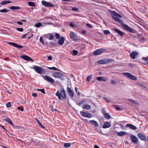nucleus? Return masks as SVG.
Returning a JSON list of instances; mask_svg holds the SVG:
<instances>
[{"mask_svg": "<svg viewBox=\"0 0 148 148\" xmlns=\"http://www.w3.org/2000/svg\"><path fill=\"white\" fill-rule=\"evenodd\" d=\"M5 121L9 123L12 126H13V123L10 119L7 118L5 119Z\"/></svg>", "mask_w": 148, "mask_h": 148, "instance_id": "obj_29", "label": "nucleus"}, {"mask_svg": "<svg viewBox=\"0 0 148 148\" xmlns=\"http://www.w3.org/2000/svg\"><path fill=\"white\" fill-rule=\"evenodd\" d=\"M119 22L121 24L122 27L126 30L130 32H133V31L131 28L129 27L127 25L123 24V22L122 20L120 19L119 20Z\"/></svg>", "mask_w": 148, "mask_h": 148, "instance_id": "obj_2", "label": "nucleus"}, {"mask_svg": "<svg viewBox=\"0 0 148 148\" xmlns=\"http://www.w3.org/2000/svg\"><path fill=\"white\" fill-rule=\"evenodd\" d=\"M9 11V10L6 9H3L2 10H0V12L1 13H6Z\"/></svg>", "mask_w": 148, "mask_h": 148, "instance_id": "obj_37", "label": "nucleus"}, {"mask_svg": "<svg viewBox=\"0 0 148 148\" xmlns=\"http://www.w3.org/2000/svg\"><path fill=\"white\" fill-rule=\"evenodd\" d=\"M17 23L20 25H22L23 24L21 22L19 21H17Z\"/></svg>", "mask_w": 148, "mask_h": 148, "instance_id": "obj_64", "label": "nucleus"}, {"mask_svg": "<svg viewBox=\"0 0 148 148\" xmlns=\"http://www.w3.org/2000/svg\"><path fill=\"white\" fill-rule=\"evenodd\" d=\"M142 60L145 61L148 65V57H143L142 58Z\"/></svg>", "mask_w": 148, "mask_h": 148, "instance_id": "obj_39", "label": "nucleus"}, {"mask_svg": "<svg viewBox=\"0 0 148 148\" xmlns=\"http://www.w3.org/2000/svg\"><path fill=\"white\" fill-rule=\"evenodd\" d=\"M97 79L99 81H102L104 82L106 81V79L104 77H98L97 78Z\"/></svg>", "mask_w": 148, "mask_h": 148, "instance_id": "obj_18", "label": "nucleus"}, {"mask_svg": "<svg viewBox=\"0 0 148 148\" xmlns=\"http://www.w3.org/2000/svg\"><path fill=\"white\" fill-rule=\"evenodd\" d=\"M47 68L48 69H50L53 70H54L58 71H61L58 68H57L55 67H48Z\"/></svg>", "mask_w": 148, "mask_h": 148, "instance_id": "obj_35", "label": "nucleus"}, {"mask_svg": "<svg viewBox=\"0 0 148 148\" xmlns=\"http://www.w3.org/2000/svg\"><path fill=\"white\" fill-rule=\"evenodd\" d=\"M33 69L37 73L39 74H41L45 72L44 70L42 68L37 66H34L33 67Z\"/></svg>", "mask_w": 148, "mask_h": 148, "instance_id": "obj_4", "label": "nucleus"}, {"mask_svg": "<svg viewBox=\"0 0 148 148\" xmlns=\"http://www.w3.org/2000/svg\"><path fill=\"white\" fill-rule=\"evenodd\" d=\"M128 100L134 104H137V103L136 101L133 99H128Z\"/></svg>", "mask_w": 148, "mask_h": 148, "instance_id": "obj_42", "label": "nucleus"}, {"mask_svg": "<svg viewBox=\"0 0 148 148\" xmlns=\"http://www.w3.org/2000/svg\"><path fill=\"white\" fill-rule=\"evenodd\" d=\"M16 29L19 31L20 32H23V29L22 28H16Z\"/></svg>", "mask_w": 148, "mask_h": 148, "instance_id": "obj_52", "label": "nucleus"}, {"mask_svg": "<svg viewBox=\"0 0 148 148\" xmlns=\"http://www.w3.org/2000/svg\"><path fill=\"white\" fill-rule=\"evenodd\" d=\"M106 63H109L114 61V60L112 58L106 59Z\"/></svg>", "mask_w": 148, "mask_h": 148, "instance_id": "obj_36", "label": "nucleus"}, {"mask_svg": "<svg viewBox=\"0 0 148 148\" xmlns=\"http://www.w3.org/2000/svg\"><path fill=\"white\" fill-rule=\"evenodd\" d=\"M106 112L105 109L104 108H103L102 110V112L103 114L105 113H106L105 112Z\"/></svg>", "mask_w": 148, "mask_h": 148, "instance_id": "obj_60", "label": "nucleus"}, {"mask_svg": "<svg viewBox=\"0 0 148 148\" xmlns=\"http://www.w3.org/2000/svg\"><path fill=\"white\" fill-rule=\"evenodd\" d=\"M123 74L125 76L128 77H129L132 80H136V78L135 76H133L132 75L129 73H123Z\"/></svg>", "mask_w": 148, "mask_h": 148, "instance_id": "obj_6", "label": "nucleus"}, {"mask_svg": "<svg viewBox=\"0 0 148 148\" xmlns=\"http://www.w3.org/2000/svg\"><path fill=\"white\" fill-rule=\"evenodd\" d=\"M71 145V144L70 143H65L64 146L65 147H69Z\"/></svg>", "mask_w": 148, "mask_h": 148, "instance_id": "obj_40", "label": "nucleus"}, {"mask_svg": "<svg viewBox=\"0 0 148 148\" xmlns=\"http://www.w3.org/2000/svg\"><path fill=\"white\" fill-rule=\"evenodd\" d=\"M64 38L63 36H61L58 41V43L60 45H62L64 42Z\"/></svg>", "mask_w": 148, "mask_h": 148, "instance_id": "obj_15", "label": "nucleus"}, {"mask_svg": "<svg viewBox=\"0 0 148 148\" xmlns=\"http://www.w3.org/2000/svg\"><path fill=\"white\" fill-rule=\"evenodd\" d=\"M82 32L83 34H85L86 33V31L85 30H82Z\"/></svg>", "mask_w": 148, "mask_h": 148, "instance_id": "obj_63", "label": "nucleus"}, {"mask_svg": "<svg viewBox=\"0 0 148 148\" xmlns=\"http://www.w3.org/2000/svg\"><path fill=\"white\" fill-rule=\"evenodd\" d=\"M113 106L114 108L116 110H119L121 109V108L118 106L117 105H114Z\"/></svg>", "mask_w": 148, "mask_h": 148, "instance_id": "obj_46", "label": "nucleus"}, {"mask_svg": "<svg viewBox=\"0 0 148 148\" xmlns=\"http://www.w3.org/2000/svg\"><path fill=\"white\" fill-rule=\"evenodd\" d=\"M11 1H4L0 3L2 5H3L5 4H7L11 3Z\"/></svg>", "mask_w": 148, "mask_h": 148, "instance_id": "obj_30", "label": "nucleus"}, {"mask_svg": "<svg viewBox=\"0 0 148 148\" xmlns=\"http://www.w3.org/2000/svg\"><path fill=\"white\" fill-rule=\"evenodd\" d=\"M8 44L17 48L20 49L22 48L23 47V46L22 45H18L17 44L15 43L12 42H8Z\"/></svg>", "mask_w": 148, "mask_h": 148, "instance_id": "obj_12", "label": "nucleus"}, {"mask_svg": "<svg viewBox=\"0 0 148 148\" xmlns=\"http://www.w3.org/2000/svg\"><path fill=\"white\" fill-rule=\"evenodd\" d=\"M103 32L104 34L106 36L110 34V32L108 30H104L103 31Z\"/></svg>", "mask_w": 148, "mask_h": 148, "instance_id": "obj_38", "label": "nucleus"}, {"mask_svg": "<svg viewBox=\"0 0 148 148\" xmlns=\"http://www.w3.org/2000/svg\"><path fill=\"white\" fill-rule=\"evenodd\" d=\"M106 59H102L98 61L97 62L100 64H106Z\"/></svg>", "mask_w": 148, "mask_h": 148, "instance_id": "obj_22", "label": "nucleus"}, {"mask_svg": "<svg viewBox=\"0 0 148 148\" xmlns=\"http://www.w3.org/2000/svg\"><path fill=\"white\" fill-rule=\"evenodd\" d=\"M126 133L125 132L121 131L119 132H118L117 133V135L119 136H122L123 135L125 134Z\"/></svg>", "mask_w": 148, "mask_h": 148, "instance_id": "obj_31", "label": "nucleus"}, {"mask_svg": "<svg viewBox=\"0 0 148 148\" xmlns=\"http://www.w3.org/2000/svg\"><path fill=\"white\" fill-rule=\"evenodd\" d=\"M56 95L59 99H61V98L64 99H66L65 91L64 89L61 90L60 93L59 91H57L56 93Z\"/></svg>", "mask_w": 148, "mask_h": 148, "instance_id": "obj_1", "label": "nucleus"}, {"mask_svg": "<svg viewBox=\"0 0 148 148\" xmlns=\"http://www.w3.org/2000/svg\"><path fill=\"white\" fill-rule=\"evenodd\" d=\"M69 25H70L72 27H75V25L73 23H70Z\"/></svg>", "mask_w": 148, "mask_h": 148, "instance_id": "obj_59", "label": "nucleus"}, {"mask_svg": "<svg viewBox=\"0 0 148 148\" xmlns=\"http://www.w3.org/2000/svg\"><path fill=\"white\" fill-rule=\"evenodd\" d=\"M11 103L10 102H8L6 104V107L8 108L10 107L11 106Z\"/></svg>", "mask_w": 148, "mask_h": 148, "instance_id": "obj_55", "label": "nucleus"}, {"mask_svg": "<svg viewBox=\"0 0 148 148\" xmlns=\"http://www.w3.org/2000/svg\"><path fill=\"white\" fill-rule=\"evenodd\" d=\"M112 14L113 15L117 17L121 18H122V16L120 14L117 13L116 12L114 11H112Z\"/></svg>", "mask_w": 148, "mask_h": 148, "instance_id": "obj_26", "label": "nucleus"}, {"mask_svg": "<svg viewBox=\"0 0 148 148\" xmlns=\"http://www.w3.org/2000/svg\"><path fill=\"white\" fill-rule=\"evenodd\" d=\"M103 99L108 102H109L110 101L106 97H103Z\"/></svg>", "mask_w": 148, "mask_h": 148, "instance_id": "obj_58", "label": "nucleus"}, {"mask_svg": "<svg viewBox=\"0 0 148 148\" xmlns=\"http://www.w3.org/2000/svg\"><path fill=\"white\" fill-rule=\"evenodd\" d=\"M32 96L34 97H36L37 96V94L36 93H33L32 94Z\"/></svg>", "mask_w": 148, "mask_h": 148, "instance_id": "obj_61", "label": "nucleus"}, {"mask_svg": "<svg viewBox=\"0 0 148 148\" xmlns=\"http://www.w3.org/2000/svg\"><path fill=\"white\" fill-rule=\"evenodd\" d=\"M132 141L134 143H136L138 141L137 138L135 136L133 135H131L130 136Z\"/></svg>", "mask_w": 148, "mask_h": 148, "instance_id": "obj_13", "label": "nucleus"}, {"mask_svg": "<svg viewBox=\"0 0 148 148\" xmlns=\"http://www.w3.org/2000/svg\"><path fill=\"white\" fill-rule=\"evenodd\" d=\"M14 128V129H22L23 130H24V128L20 126L15 125H13V126H12Z\"/></svg>", "mask_w": 148, "mask_h": 148, "instance_id": "obj_32", "label": "nucleus"}, {"mask_svg": "<svg viewBox=\"0 0 148 148\" xmlns=\"http://www.w3.org/2000/svg\"><path fill=\"white\" fill-rule=\"evenodd\" d=\"M138 136L142 140L146 141L147 140L146 136L143 134H142L140 133H138Z\"/></svg>", "mask_w": 148, "mask_h": 148, "instance_id": "obj_11", "label": "nucleus"}, {"mask_svg": "<svg viewBox=\"0 0 148 148\" xmlns=\"http://www.w3.org/2000/svg\"><path fill=\"white\" fill-rule=\"evenodd\" d=\"M111 126L110 123L109 122H105L104 124L103 128H107L110 127Z\"/></svg>", "mask_w": 148, "mask_h": 148, "instance_id": "obj_20", "label": "nucleus"}, {"mask_svg": "<svg viewBox=\"0 0 148 148\" xmlns=\"http://www.w3.org/2000/svg\"><path fill=\"white\" fill-rule=\"evenodd\" d=\"M81 115L87 118L91 117V114L89 113H87L81 111L80 112Z\"/></svg>", "mask_w": 148, "mask_h": 148, "instance_id": "obj_9", "label": "nucleus"}, {"mask_svg": "<svg viewBox=\"0 0 148 148\" xmlns=\"http://www.w3.org/2000/svg\"><path fill=\"white\" fill-rule=\"evenodd\" d=\"M104 117L107 119H109L111 118V116L110 114L108 113H105L103 114Z\"/></svg>", "mask_w": 148, "mask_h": 148, "instance_id": "obj_25", "label": "nucleus"}, {"mask_svg": "<svg viewBox=\"0 0 148 148\" xmlns=\"http://www.w3.org/2000/svg\"><path fill=\"white\" fill-rule=\"evenodd\" d=\"M17 108L19 110H20L22 111H23V108H22L21 107H17Z\"/></svg>", "mask_w": 148, "mask_h": 148, "instance_id": "obj_56", "label": "nucleus"}, {"mask_svg": "<svg viewBox=\"0 0 148 148\" xmlns=\"http://www.w3.org/2000/svg\"><path fill=\"white\" fill-rule=\"evenodd\" d=\"M28 4L29 6L31 7H35L36 6L35 3L34 2H28Z\"/></svg>", "mask_w": 148, "mask_h": 148, "instance_id": "obj_34", "label": "nucleus"}, {"mask_svg": "<svg viewBox=\"0 0 148 148\" xmlns=\"http://www.w3.org/2000/svg\"><path fill=\"white\" fill-rule=\"evenodd\" d=\"M114 30L115 32H117L118 34H119L121 36H123L124 35V33L123 32L120 31L118 29L114 28Z\"/></svg>", "mask_w": 148, "mask_h": 148, "instance_id": "obj_21", "label": "nucleus"}, {"mask_svg": "<svg viewBox=\"0 0 148 148\" xmlns=\"http://www.w3.org/2000/svg\"><path fill=\"white\" fill-rule=\"evenodd\" d=\"M55 37L57 39H59L60 38V35L58 33H56L55 34Z\"/></svg>", "mask_w": 148, "mask_h": 148, "instance_id": "obj_45", "label": "nucleus"}, {"mask_svg": "<svg viewBox=\"0 0 148 148\" xmlns=\"http://www.w3.org/2000/svg\"><path fill=\"white\" fill-rule=\"evenodd\" d=\"M37 123L38 124L40 127L43 129H45V127L44 126L40 123L39 120L36 118L35 119Z\"/></svg>", "mask_w": 148, "mask_h": 148, "instance_id": "obj_28", "label": "nucleus"}, {"mask_svg": "<svg viewBox=\"0 0 148 148\" xmlns=\"http://www.w3.org/2000/svg\"><path fill=\"white\" fill-rule=\"evenodd\" d=\"M29 32H27V33L24 34L21 36V38L22 39H24L26 36L29 34Z\"/></svg>", "mask_w": 148, "mask_h": 148, "instance_id": "obj_47", "label": "nucleus"}, {"mask_svg": "<svg viewBox=\"0 0 148 148\" xmlns=\"http://www.w3.org/2000/svg\"><path fill=\"white\" fill-rule=\"evenodd\" d=\"M110 82L112 84L115 85L116 84V83L115 82L114 80L113 79H111L110 80Z\"/></svg>", "mask_w": 148, "mask_h": 148, "instance_id": "obj_50", "label": "nucleus"}, {"mask_svg": "<svg viewBox=\"0 0 148 148\" xmlns=\"http://www.w3.org/2000/svg\"><path fill=\"white\" fill-rule=\"evenodd\" d=\"M92 75H88L87 77V80L88 81H90L92 78Z\"/></svg>", "mask_w": 148, "mask_h": 148, "instance_id": "obj_44", "label": "nucleus"}, {"mask_svg": "<svg viewBox=\"0 0 148 148\" xmlns=\"http://www.w3.org/2000/svg\"><path fill=\"white\" fill-rule=\"evenodd\" d=\"M52 58L51 56H49L48 57L47 59L48 60H51L52 59Z\"/></svg>", "mask_w": 148, "mask_h": 148, "instance_id": "obj_62", "label": "nucleus"}, {"mask_svg": "<svg viewBox=\"0 0 148 148\" xmlns=\"http://www.w3.org/2000/svg\"><path fill=\"white\" fill-rule=\"evenodd\" d=\"M43 77L44 79L48 82L53 83L54 82V80L53 78L48 76L46 75L43 76Z\"/></svg>", "mask_w": 148, "mask_h": 148, "instance_id": "obj_8", "label": "nucleus"}, {"mask_svg": "<svg viewBox=\"0 0 148 148\" xmlns=\"http://www.w3.org/2000/svg\"><path fill=\"white\" fill-rule=\"evenodd\" d=\"M86 26L87 27L90 28H92V26L91 24L89 23H87Z\"/></svg>", "mask_w": 148, "mask_h": 148, "instance_id": "obj_54", "label": "nucleus"}, {"mask_svg": "<svg viewBox=\"0 0 148 148\" xmlns=\"http://www.w3.org/2000/svg\"><path fill=\"white\" fill-rule=\"evenodd\" d=\"M52 76L56 78H58L61 80H63L64 79L65 75L64 74L59 72H55L52 74Z\"/></svg>", "mask_w": 148, "mask_h": 148, "instance_id": "obj_3", "label": "nucleus"}, {"mask_svg": "<svg viewBox=\"0 0 148 148\" xmlns=\"http://www.w3.org/2000/svg\"><path fill=\"white\" fill-rule=\"evenodd\" d=\"M112 18L113 19L116 21L119 18H118L117 17L115 16H113Z\"/></svg>", "mask_w": 148, "mask_h": 148, "instance_id": "obj_57", "label": "nucleus"}, {"mask_svg": "<svg viewBox=\"0 0 148 148\" xmlns=\"http://www.w3.org/2000/svg\"><path fill=\"white\" fill-rule=\"evenodd\" d=\"M138 54V53L136 51H133L130 54V56L133 59L135 58L136 55Z\"/></svg>", "mask_w": 148, "mask_h": 148, "instance_id": "obj_16", "label": "nucleus"}, {"mask_svg": "<svg viewBox=\"0 0 148 148\" xmlns=\"http://www.w3.org/2000/svg\"><path fill=\"white\" fill-rule=\"evenodd\" d=\"M37 90L38 91H40L42 93H44V94H45V93L44 89H37Z\"/></svg>", "mask_w": 148, "mask_h": 148, "instance_id": "obj_43", "label": "nucleus"}, {"mask_svg": "<svg viewBox=\"0 0 148 148\" xmlns=\"http://www.w3.org/2000/svg\"><path fill=\"white\" fill-rule=\"evenodd\" d=\"M21 57L24 60L27 61H32L33 60L30 57L26 55H23L21 56Z\"/></svg>", "mask_w": 148, "mask_h": 148, "instance_id": "obj_14", "label": "nucleus"}, {"mask_svg": "<svg viewBox=\"0 0 148 148\" xmlns=\"http://www.w3.org/2000/svg\"><path fill=\"white\" fill-rule=\"evenodd\" d=\"M47 38L49 40H52L54 38L53 36L51 34H47Z\"/></svg>", "mask_w": 148, "mask_h": 148, "instance_id": "obj_27", "label": "nucleus"}, {"mask_svg": "<svg viewBox=\"0 0 148 148\" xmlns=\"http://www.w3.org/2000/svg\"><path fill=\"white\" fill-rule=\"evenodd\" d=\"M40 42L43 44H44V42L42 37H40Z\"/></svg>", "mask_w": 148, "mask_h": 148, "instance_id": "obj_49", "label": "nucleus"}, {"mask_svg": "<svg viewBox=\"0 0 148 148\" xmlns=\"http://www.w3.org/2000/svg\"><path fill=\"white\" fill-rule=\"evenodd\" d=\"M42 26V25L40 22H38V23L35 24V26L36 27L38 28Z\"/></svg>", "mask_w": 148, "mask_h": 148, "instance_id": "obj_41", "label": "nucleus"}, {"mask_svg": "<svg viewBox=\"0 0 148 148\" xmlns=\"http://www.w3.org/2000/svg\"><path fill=\"white\" fill-rule=\"evenodd\" d=\"M69 37L73 41H76L77 40V37L76 35L73 32H71L69 34Z\"/></svg>", "mask_w": 148, "mask_h": 148, "instance_id": "obj_7", "label": "nucleus"}, {"mask_svg": "<svg viewBox=\"0 0 148 148\" xmlns=\"http://www.w3.org/2000/svg\"><path fill=\"white\" fill-rule=\"evenodd\" d=\"M89 122L92 123L94 126L97 127L99 126V124L97 121L94 120H91L89 121Z\"/></svg>", "mask_w": 148, "mask_h": 148, "instance_id": "obj_23", "label": "nucleus"}, {"mask_svg": "<svg viewBox=\"0 0 148 148\" xmlns=\"http://www.w3.org/2000/svg\"><path fill=\"white\" fill-rule=\"evenodd\" d=\"M128 65L132 67H134L135 66V65L134 64H133L132 63H130L128 64Z\"/></svg>", "mask_w": 148, "mask_h": 148, "instance_id": "obj_53", "label": "nucleus"}, {"mask_svg": "<svg viewBox=\"0 0 148 148\" xmlns=\"http://www.w3.org/2000/svg\"><path fill=\"white\" fill-rule=\"evenodd\" d=\"M82 107L84 109L88 110L90 109L91 108L90 106L87 104H85L82 106Z\"/></svg>", "mask_w": 148, "mask_h": 148, "instance_id": "obj_24", "label": "nucleus"}, {"mask_svg": "<svg viewBox=\"0 0 148 148\" xmlns=\"http://www.w3.org/2000/svg\"><path fill=\"white\" fill-rule=\"evenodd\" d=\"M42 5L46 7H52L53 6L52 4L44 1H42Z\"/></svg>", "mask_w": 148, "mask_h": 148, "instance_id": "obj_10", "label": "nucleus"}, {"mask_svg": "<svg viewBox=\"0 0 148 148\" xmlns=\"http://www.w3.org/2000/svg\"><path fill=\"white\" fill-rule=\"evenodd\" d=\"M73 53L74 55H76L77 54L78 52L76 50H74L73 51Z\"/></svg>", "mask_w": 148, "mask_h": 148, "instance_id": "obj_51", "label": "nucleus"}, {"mask_svg": "<svg viewBox=\"0 0 148 148\" xmlns=\"http://www.w3.org/2000/svg\"><path fill=\"white\" fill-rule=\"evenodd\" d=\"M67 90L68 91L70 96L71 97H74V94L73 91L71 90L70 88L68 87L67 89Z\"/></svg>", "mask_w": 148, "mask_h": 148, "instance_id": "obj_17", "label": "nucleus"}, {"mask_svg": "<svg viewBox=\"0 0 148 148\" xmlns=\"http://www.w3.org/2000/svg\"><path fill=\"white\" fill-rule=\"evenodd\" d=\"M105 49L102 48L98 49L94 52V55H98L101 54V53L106 51Z\"/></svg>", "mask_w": 148, "mask_h": 148, "instance_id": "obj_5", "label": "nucleus"}, {"mask_svg": "<svg viewBox=\"0 0 148 148\" xmlns=\"http://www.w3.org/2000/svg\"><path fill=\"white\" fill-rule=\"evenodd\" d=\"M72 10L73 11L77 12L79 10V9L75 7L73 8Z\"/></svg>", "mask_w": 148, "mask_h": 148, "instance_id": "obj_48", "label": "nucleus"}, {"mask_svg": "<svg viewBox=\"0 0 148 148\" xmlns=\"http://www.w3.org/2000/svg\"><path fill=\"white\" fill-rule=\"evenodd\" d=\"M126 127H129L133 130H136L137 129V128L136 126L130 124H127Z\"/></svg>", "mask_w": 148, "mask_h": 148, "instance_id": "obj_19", "label": "nucleus"}, {"mask_svg": "<svg viewBox=\"0 0 148 148\" xmlns=\"http://www.w3.org/2000/svg\"><path fill=\"white\" fill-rule=\"evenodd\" d=\"M10 9L12 10H18L20 9V8L18 6H12L10 7Z\"/></svg>", "mask_w": 148, "mask_h": 148, "instance_id": "obj_33", "label": "nucleus"}]
</instances>
